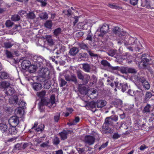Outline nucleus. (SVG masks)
Here are the masks:
<instances>
[{
	"mask_svg": "<svg viewBox=\"0 0 154 154\" xmlns=\"http://www.w3.org/2000/svg\"><path fill=\"white\" fill-rule=\"evenodd\" d=\"M4 47L6 48H11L13 44L9 42H5L4 44Z\"/></svg>",
	"mask_w": 154,
	"mask_h": 154,
	"instance_id": "a19ab883",
	"label": "nucleus"
},
{
	"mask_svg": "<svg viewBox=\"0 0 154 154\" xmlns=\"http://www.w3.org/2000/svg\"><path fill=\"white\" fill-rule=\"evenodd\" d=\"M127 47V48L128 50L132 51H133V49H134L136 50L139 49V48L138 46V45H130V46H128Z\"/></svg>",
	"mask_w": 154,
	"mask_h": 154,
	"instance_id": "c756f323",
	"label": "nucleus"
},
{
	"mask_svg": "<svg viewBox=\"0 0 154 154\" xmlns=\"http://www.w3.org/2000/svg\"><path fill=\"white\" fill-rule=\"evenodd\" d=\"M8 122L11 126H17L19 122L18 117L17 116L11 117L9 119Z\"/></svg>",
	"mask_w": 154,
	"mask_h": 154,
	"instance_id": "6e6552de",
	"label": "nucleus"
},
{
	"mask_svg": "<svg viewBox=\"0 0 154 154\" xmlns=\"http://www.w3.org/2000/svg\"><path fill=\"white\" fill-rule=\"evenodd\" d=\"M17 97L16 96H14L11 99V103L14 104H16L18 102Z\"/></svg>",
	"mask_w": 154,
	"mask_h": 154,
	"instance_id": "58836bf2",
	"label": "nucleus"
},
{
	"mask_svg": "<svg viewBox=\"0 0 154 154\" xmlns=\"http://www.w3.org/2000/svg\"><path fill=\"white\" fill-rule=\"evenodd\" d=\"M13 24L14 23L10 20H7L5 23V25L6 26L8 27H11Z\"/></svg>",
	"mask_w": 154,
	"mask_h": 154,
	"instance_id": "ea45409f",
	"label": "nucleus"
},
{
	"mask_svg": "<svg viewBox=\"0 0 154 154\" xmlns=\"http://www.w3.org/2000/svg\"><path fill=\"white\" fill-rule=\"evenodd\" d=\"M109 6L112 8L116 9H119L120 7L114 4H109Z\"/></svg>",
	"mask_w": 154,
	"mask_h": 154,
	"instance_id": "6e6d98bb",
	"label": "nucleus"
},
{
	"mask_svg": "<svg viewBox=\"0 0 154 154\" xmlns=\"http://www.w3.org/2000/svg\"><path fill=\"white\" fill-rule=\"evenodd\" d=\"M140 60L137 62L138 66L141 69L145 68L149 61V60L147 58L146 55L144 54L142 55ZM136 63L137 64V62Z\"/></svg>",
	"mask_w": 154,
	"mask_h": 154,
	"instance_id": "20e7f679",
	"label": "nucleus"
},
{
	"mask_svg": "<svg viewBox=\"0 0 154 154\" xmlns=\"http://www.w3.org/2000/svg\"><path fill=\"white\" fill-rule=\"evenodd\" d=\"M92 80H91V81H92V82H91L92 85H93L97 82V79L96 76L94 75H93L92 76Z\"/></svg>",
	"mask_w": 154,
	"mask_h": 154,
	"instance_id": "09e8293b",
	"label": "nucleus"
},
{
	"mask_svg": "<svg viewBox=\"0 0 154 154\" xmlns=\"http://www.w3.org/2000/svg\"><path fill=\"white\" fill-rule=\"evenodd\" d=\"M63 12L66 15L70 16L71 14L72 11L71 10L69 9L67 11H63Z\"/></svg>",
	"mask_w": 154,
	"mask_h": 154,
	"instance_id": "052dcab7",
	"label": "nucleus"
},
{
	"mask_svg": "<svg viewBox=\"0 0 154 154\" xmlns=\"http://www.w3.org/2000/svg\"><path fill=\"white\" fill-rule=\"evenodd\" d=\"M111 119L112 121L113 122H116L118 120V117L116 115H114L113 116H111L109 117Z\"/></svg>",
	"mask_w": 154,
	"mask_h": 154,
	"instance_id": "603ef678",
	"label": "nucleus"
},
{
	"mask_svg": "<svg viewBox=\"0 0 154 154\" xmlns=\"http://www.w3.org/2000/svg\"><path fill=\"white\" fill-rule=\"evenodd\" d=\"M60 113H57L56 115L54 117V121L55 122H58L60 117Z\"/></svg>",
	"mask_w": 154,
	"mask_h": 154,
	"instance_id": "49530a36",
	"label": "nucleus"
},
{
	"mask_svg": "<svg viewBox=\"0 0 154 154\" xmlns=\"http://www.w3.org/2000/svg\"><path fill=\"white\" fill-rule=\"evenodd\" d=\"M96 105V102H95L94 101H92L89 103V106L90 107L92 108H95Z\"/></svg>",
	"mask_w": 154,
	"mask_h": 154,
	"instance_id": "bf43d9fd",
	"label": "nucleus"
},
{
	"mask_svg": "<svg viewBox=\"0 0 154 154\" xmlns=\"http://www.w3.org/2000/svg\"><path fill=\"white\" fill-rule=\"evenodd\" d=\"M33 89L36 91H38L41 90L42 86L41 84L38 83H34L32 85Z\"/></svg>",
	"mask_w": 154,
	"mask_h": 154,
	"instance_id": "dca6fc26",
	"label": "nucleus"
},
{
	"mask_svg": "<svg viewBox=\"0 0 154 154\" xmlns=\"http://www.w3.org/2000/svg\"><path fill=\"white\" fill-rule=\"evenodd\" d=\"M35 17V14L32 12H29L27 14V17L28 19H33Z\"/></svg>",
	"mask_w": 154,
	"mask_h": 154,
	"instance_id": "f704fd0d",
	"label": "nucleus"
},
{
	"mask_svg": "<svg viewBox=\"0 0 154 154\" xmlns=\"http://www.w3.org/2000/svg\"><path fill=\"white\" fill-rule=\"evenodd\" d=\"M84 34L82 32H79L76 33V35L77 37L79 38L81 37Z\"/></svg>",
	"mask_w": 154,
	"mask_h": 154,
	"instance_id": "338daca9",
	"label": "nucleus"
},
{
	"mask_svg": "<svg viewBox=\"0 0 154 154\" xmlns=\"http://www.w3.org/2000/svg\"><path fill=\"white\" fill-rule=\"evenodd\" d=\"M37 1L41 3V5L42 6H45L47 4L46 1V0H37Z\"/></svg>",
	"mask_w": 154,
	"mask_h": 154,
	"instance_id": "4d7b16f0",
	"label": "nucleus"
},
{
	"mask_svg": "<svg viewBox=\"0 0 154 154\" xmlns=\"http://www.w3.org/2000/svg\"><path fill=\"white\" fill-rule=\"evenodd\" d=\"M76 73L78 79L83 80L84 79V75L82 74V71L81 70H78L76 71Z\"/></svg>",
	"mask_w": 154,
	"mask_h": 154,
	"instance_id": "412c9836",
	"label": "nucleus"
},
{
	"mask_svg": "<svg viewBox=\"0 0 154 154\" xmlns=\"http://www.w3.org/2000/svg\"><path fill=\"white\" fill-rule=\"evenodd\" d=\"M120 71L122 73L126 74L128 73V67L122 68L120 69Z\"/></svg>",
	"mask_w": 154,
	"mask_h": 154,
	"instance_id": "5fc2aeb1",
	"label": "nucleus"
},
{
	"mask_svg": "<svg viewBox=\"0 0 154 154\" xmlns=\"http://www.w3.org/2000/svg\"><path fill=\"white\" fill-rule=\"evenodd\" d=\"M68 132L67 131H64L59 133L61 138L62 140H65L67 138V135Z\"/></svg>",
	"mask_w": 154,
	"mask_h": 154,
	"instance_id": "6ab92c4d",
	"label": "nucleus"
},
{
	"mask_svg": "<svg viewBox=\"0 0 154 154\" xmlns=\"http://www.w3.org/2000/svg\"><path fill=\"white\" fill-rule=\"evenodd\" d=\"M79 120L80 119L79 117H75V119H74V120L70 122L69 123H68V124L69 125V126L75 125L77 123L79 122Z\"/></svg>",
	"mask_w": 154,
	"mask_h": 154,
	"instance_id": "b1692460",
	"label": "nucleus"
},
{
	"mask_svg": "<svg viewBox=\"0 0 154 154\" xmlns=\"http://www.w3.org/2000/svg\"><path fill=\"white\" fill-rule=\"evenodd\" d=\"M49 143V141L48 140L46 142H44L40 145V146L42 147H45L48 146Z\"/></svg>",
	"mask_w": 154,
	"mask_h": 154,
	"instance_id": "0e129e2a",
	"label": "nucleus"
},
{
	"mask_svg": "<svg viewBox=\"0 0 154 154\" xmlns=\"http://www.w3.org/2000/svg\"><path fill=\"white\" fill-rule=\"evenodd\" d=\"M45 39L47 42L48 45H52L54 44V40L52 38L51 35H48L45 36Z\"/></svg>",
	"mask_w": 154,
	"mask_h": 154,
	"instance_id": "f3484780",
	"label": "nucleus"
},
{
	"mask_svg": "<svg viewBox=\"0 0 154 154\" xmlns=\"http://www.w3.org/2000/svg\"><path fill=\"white\" fill-rule=\"evenodd\" d=\"M135 79L138 82H141L142 85L146 81L145 78L142 76H135Z\"/></svg>",
	"mask_w": 154,
	"mask_h": 154,
	"instance_id": "4be33fe9",
	"label": "nucleus"
},
{
	"mask_svg": "<svg viewBox=\"0 0 154 154\" xmlns=\"http://www.w3.org/2000/svg\"><path fill=\"white\" fill-rule=\"evenodd\" d=\"M54 144L55 145H58L60 142L59 138L57 137H54L53 140Z\"/></svg>",
	"mask_w": 154,
	"mask_h": 154,
	"instance_id": "8fccbe9b",
	"label": "nucleus"
},
{
	"mask_svg": "<svg viewBox=\"0 0 154 154\" xmlns=\"http://www.w3.org/2000/svg\"><path fill=\"white\" fill-rule=\"evenodd\" d=\"M114 124L113 122L112 121L109 117L105 119V122L102 127V132L105 134L111 133L113 132L112 129L109 127V126H112Z\"/></svg>",
	"mask_w": 154,
	"mask_h": 154,
	"instance_id": "f257e3e1",
	"label": "nucleus"
},
{
	"mask_svg": "<svg viewBox=\"0 0 154 154\" xmlns=\"http://www.w3.org/2000/svg\"><path fill=\"white\" fill-rule=\"evenodd\" d=\"M8 127L7 125L5 123H0V131L2 133L8 132Z\"/></svg>",
	"mask_w": 154,
	"mask_h": 154,
	"instance_id": "ddd939ff",
	"label": "nucleus"
},
{
	"mask_svg": "<svg viewBox=\"0 0 154 154\" xmlns=\"http://www.w3.org/2000/svg\"><path fill=\"white\" fill-rule=\"evenodd\" d=\"M151 107V106L149 104H147L144 107L143 110V112L147 113L150 112V109Z\"/></svg>",
	"mask_w": 154,
	"mask_h": 154,
	"instance_id": "393cba45",
	"label": "nucleus"
},
{
	"mask_svg": "<svg viewBox=\"0 0 154 154\" xmlns=\"http://www.w3.org/2000/svg\"><path fill=\"white\" fill-rule=\"evenodd\" d=\"M71 81H72L75 83H77V79L76 77L74 75H72L71 77Z\"/></svg>",
	"mask_w": 154,
	"mask_h": 154,
	"instance_id": "13d9d810",
	"label": "nucleus"
},
{
	"mask_svg": "<svg viewBox=\"0 0 154 154\" xmlns=\"http://www.w3.org/2000/svg\"><path fill=\"white\" fill-rule=\"evenodd\" d=\"M137 41L135 38L130 37L129 38L128 41L124 42L125 45L128 46L129 45H137Z\"/></svg>",
	"mask_w": 154,
	"mask_h": 154,
	"instance_id": "1a4fd4ad",
	"label": "nucleus"
},
{
	"mask_svg": "<svg viewBox=\"0 0 154 154\" xmlns=\"http://www.w3.org/2000/svg\"><path fill=\"white\" fill-rule=\"evenodd\" d=\"M44 128V126L43 124H40L38 125V126L36 128H35L34 130L36 132H41L43 130Z\"/></svg>",
	"mask_w": 154,
	"mask_h": 154,
	"instance_id": "a878e982",
	"label": "nucleus"
},
{
	"mask_svg": "<svg viewBox=\"0 0 154 154\" xmlns=\"http://www.w3.org/2000/svg\"><path fill=\"white\" fill-rule=\"evenodd\" d=\"M136 70L133 68L128 67V73H134L136 72Z\"/></svg>",
	"mask_w": 154,
	"mask_h": 154,
	"instance_id": "3c124183",
	"label": "nucleus"
},
{
	"mask_svg": "<svg viewBox=\"0 0 154 154\" xmlns=\"http://www.w3.org/2000/svg\"><path fill=\"white\" fill-rule=\"evenodd\" d=\"M46 93V92L45 91H42L41 92H37V95L38 97H43L45 95Z\"/></svg>",
	"mask_w": 154,
	"mask_h": 154,
	"instance_id": "37998d69",
	"label": "nucleus"
},
{
	"mask_svg": "<svg viewBox=\"0 0 154 154\" xmlns=\"http://www.w3.org/2000/svg\"><path fill=\"white\" fill-rule=\"evenodd\" d=\"M26 103L25 102L23 101H22L20 102L19 104V106L22 109H24L26 106Z\"/></svg>",
	"mask_w": 154,
	"mask_h": 154,
	"instance_id": "864d4df0",
	"label": "nucleus"
},
{
	"mask_svg": "<svg viewBox=\"0 0 154 154\" xmlns=\"http://www.w3.org/2000/svg\"><path fill=\"white\" fill-rule=\"evenodd\" d=\"M138 0H130L131 4L135 5L137 4Z\"/></svg>",
	"mask_w": 154,
	"mask_h": 154,
	"instance_id": "774afa93",
	"label": "nucleus"
},
{
	"mask_svg": "<svg viewBox=\"0 0 154 154\" xmlns=\"http://www.w3.org/2000/svg\"><path fill=\"white\" fill-rule=\"evenodd\" d=\"M45 26L48 28H51L52 26V22L49 20L47 21L45 23Z\"/></svg>",
	"mask_w": 154,
	"mask_h": 154,
	"instance_id": "4c0bfd02",
	"label": "nucleus"
},
{
	"mask_svg": "<svg viewBox=\"0 0 154 154\" xmlns=\"http://www.w3.org/2000/svg\"><path fill=\"white\" fill-rule=\"evenodd\" d=\"M100 28V33L98 34V36L100 37H103L105 34L108 32L109 26L108 24H104Z\"/></svg>",
	"mask_w": 154,
	"mask_h": 154,
	"instance_id": "0eeeda50",
	"label": "nucleus"
},
{
	"mask_svg": "<svg viewBox=\"0 0 154 154\" xmlns=\"http://www.w3.org/2000/svg\"><path fill=\"white\" fill-rule=\"evenodd\" d=\"M101 64L104 66L109 67L111 66L110 63L106 60H103L101 62Z\"/></svg>",
	"mask_w": 154,
	"mask_h": 154,
	"instance_id": "2f4dec72",
	"label": "nucleus"
},
{
	"mask_svg": "<svg viewBox=\"0 0 154 154\" xmlns=\"http://www.w3.org/2000/svg\"><path fill=\"white\" fill-rule=\"evenodd\" d=\"M11 19L12 21H16L20 20V17L17 14H15L12 16Z\"/></svg>",
	"mask_w": 154,
	"mask_h": 154,
	"instance_id": "7c9ffc66",
	"label": "nucleus"
},
{
	"mask_svg": "<svg viewBox=\"0 0 154 154\" xmlns=\"http://www.w3.org/2000/svg\"><path fill=\"white\" fill-rule=\"evenodd\" d=\"M113 32L119 36H124L125 34V32L121 31V29L117 26L115 27L113 29Z\"/></svg>",
	"mask_w": 154,
	"mask_h": 154,
	"instance_id": "9d476101",
	"label": "nucleus"
},
{
	"mask_svg": "<svg viewBox=\"0 0 154 154\" xmlns=\"http://www.w3.org/2000/svg\"><path fill=\"white\" fill-rule=\"evenodd\" d=\"M83 141L85 146L88 147V146L93 145L95 142V138L93 136L89 135L85 136Z\"/></svg>",
	"mask_w": 154,
	"mask_h": 154,
	"instance_id": "39448f33",
	"label": "nucleus"
},
{
	"mask_svg": "<svg viewBox=\"0 0 154 154\" xmlns=\"http://www.w3.org/2000/svg\"><path fill=\"white\" fill-rule=\"evenodd\" d=\"M9 85V83L5 81L2 82L1 84V87L3 88H6Z\"/></svg>",
	"mask_w": 154,
	"mask_h": 154,
	"instance_id": "473e14b6",
	"label": "nucleus"
},
{
	"mask_svg": "<svg viewBox=\"0 0 154 154\" xmlns=\"http://www.w3.org/2000/svg\"><path fill=\"white\" fill-rule=\"evenodd\" d=\"M79 51V48L77 47H73L71 48L69 51V53L71 55L74 56Z\"/></svg>",
	"mask_w": 154,
	"mask_h": 154,
	"instance_id": "2eb2a0df",
	"label": "nucleus"
},
{
	"mask_svg": "<svg viewBox=\"0 0 154 154\" xmlns=\"http://www.w3.org/2000/svg\"><path fill=\"white\" fill-rule=\"evenodd\" d=\"M10 126V127L8 130L7 132L11 134H17V131L16 128V126Z\"/></svg>",
	"mask_w": 154,
	"mask_h": 154,
	"instance_id": "4468645a",
	"label": "nucleus"
},
{
	"mask_svg": "<svg viewBox=\"0 0 154 154\" xmlns=\"http://www.w3.org/2000/svg\"><path fill=\"white\" fill-rule=\"evenodd\" d=\"M59 82L60 83V87H63L66 85L67 82L65 80L61 78H60L59 79Z\"/></svg>",
	"mask_w": 154,
	"mask_h": 154,
	"instance_id": "c85d7f7f",
	"label": "nucleus"
},
{
	"mask_svg": "<svg viewBox=\"0 0 154 154\" xmlns=\"http://www.w3.org/2000/svg\"><path fill=\"white\" fill-rule=\"evenodd\" d=\"M6 54L7 57L8 58H11L13 57V55L11 53L8 51H6Z\"/></svg>",
	"mask_w": 154,
	"mask_h": 154,
	"instance_id": "e2e57ef3",
	"label": "nucleus"
},
{
	"mask_svg": "<svg viewBox=\"0 0 154 154\" xmlns=\"http://www.w3.org/2000/svg\"><path fill=\"white\" fill-rule=\"evenodd\" d=\"M142 85L144 88L146 90H149L150 88V85L147 81H145V82L142 84Z\"/></svg>",
	"mask_w": 154,
	"mask_h": 154,
	"instance_id": "c9c22d12",
	"label": "nucleus"
},
{
	"mask_svg": "<svg viewBox=\"0 0 154 154\" xmlns=\"http://www.w3.org/2000/svg\"><path fill=\"white\" fill-rule=\"evenodd\" d=\"M113 104L116 107H121L122 104V100L120 99L116 100L113 102Z\"/></svg>",
	"mask_w": 154,
	"mask_h": 154,
	"instance_id": "5701e85b",
	"label": "nucleus"
},
{
	"mask_svg": "<svg viewBox=\"0 0 154 154\" xmlns=\"http://www.w3.org/2000/svg\"><path fill=\"white\" fill-rule=\"evenodd\" d=\"M44 70L46 72L43 73L44 75V76L45 77H48L47 76V75H48L49 74V71H48L47 69H44Z\"/></svg>",
	"mask_w": 154,
	"mask_h": 154,
	"instance_id": "69168bd1",
	"label": "nucleus"
},
{
	"mask_svg": "<svg viewBox=\"0 0 154 154\" xmlns=\"http://www.w3.org/2000/svg\"><path fill=\"white\" fill-rule=\"evenodd\" d=\"M82 69L86 72H90L92 71H94L96 67L92 64H89L87 63H84L82 64Z\"/></svg>",
	"mask_w": 154,
	"mask_h": 154,
	"instance_id": "423d86ee",
	"label": "nucleus"
},
{
	"mask_svg": "<svg viewBox=\"0 0 154 154\" xmlns=\"http://www.w3.org/2000/svg\"><path fill=\"white\" fill-rule=\"evenodd\" d=\"M44 105L47 106L50 108H51L52 106H53V107L55 106L54 95H52L50 100H46L44 98L42 99L41 102L38 103L39 108L41 109Z\"/></svg>",
	"mask_w": 154,
	"mask_h": 154,
	"instance_id": "f03ea898",
	"label": "nucleus"
},
{
	"mask_svg": "<svg viewBox=\"0 0 154 154\" xmlns=\"http://www.w3.org/2000/svg\"><path fill=\"white\" fill-rule=\"evenodd\" d=\"M97 107L98 108H102L106 105V102L105 100H98L96 102Z\"/></svg>",
	"mask_w": 154,
	"mask_h": 154,
	"instance_id": "f8f14e48",
	"label": "nucleus"
},
{
	"mask_svg": "<svg viewBox=\"0 0 154 154\" xmlns=\"http://www.w3.org/2000/svg\"><path fill=\"white\" fill-rule=\"evenodd\" d=\"M61 29L60 28H58L55 29L54 31V34L56 36H57L61 33Z\"/></svg>",
	"mask_w": 154,
	"mask_h": 154,
	"instance_id": "72a5a7b5",
	"label": "nucleus"
},
{
	"mask_svg": "<svg viewBox=\"0 0 154 154\" xmlns=\"http://www.w3.org/2000/svg\"><path fill=\"white\" fill-rule=\"evenodd\" d=\"M117 87L119 89L122 88V91L123 92H124L128 88L127 84L125 82L119 83Z\"/></svg>",
	"mask_w": 154,
	"mask_h": 154,
	"instance_id": "9b49d317",
	"label": "nucleus"
},
{
	"mask_svg": "<svg viewBox=\"0 0 154 154\" xmlns=\"http://www.w3.org/2000/svg\"><path fill=\"white\" fill-rule=\"evenodd\" d=\"M40 17L42 19H46L48 18V15L45 12H43L40 14Z\"/></svg>",
	"mask_w": 154,
	"mask_h": 154,
	"instance_id": "c03bdc74",
	"label": "nucleus"
},
{
	"mask_svg": "<svg viewBox=\"0 0 154 154\" xmlns=\"http://www.w3.org/2000/svg\"><path fill=\"white\" fill-rule=\"evenodd\" d=\"M78 45L79 47L82 49L87 50L88 48L87 45L83 43H79Z\"/></svg>",
	"mask_w": 154,
	"mask_h": 154,
	"instance_id": "e433bc0d",
	"label": "nucleus"
},
{
	"mask_svg": "<svg viewBox=\"0 0 154 154\" xmlns=\"http://www.w3.org/2000/svg\"><path fill=\"white\" fill-rule=\"evenodd\" d=\"M116 51V50H111L107 52L108 55L110 56L113 57L115 55Z\"/></svg>",
	"mask_w": 154,
	"mask_h": 154,
	"instance_id": "a18cd8bd",
	"label": "nucleus"
},
{
	"mask_svg": "<svg viewBox=\"0 0 154 154\" xmlns=\"http://www.w3.org/2000/svg\"><path fill=\"white\" fill-rule=\"evenodd\" d=\"M90 77L89 75L87 74H85L84 75V79H83V80H82L84 84L85 85L87 84L89 82L90 79Z\"/></svg>",
	"mask_w": 154,
	"mask_h": 154,
	"instance_id": "bb28decb",
	"label": "nucleus"
},
{
	"mask_svg": "<svg viewBox=\"0 0 154 154\" xmlns=\"http://www.w3.org/2000/svg\"><path fill=\"white\" fill-rule=\"evenodd\" d=\"M66 50V48L64 46H61L59 48V51L56 52L57 54H59L60 53L63 52Z\"/></svg>",
	"mask_w": 154,
	"mask_h": 154,
	"instance_id": "de8ad7c7",
	"label": "nucleus"
},
{
	"mask_svg": "<svg viewBox=\"0 0 154 154\" xmlns=\"http://www.w3.org/2000/svg\"><path fill=\"white\" fill-rule=\"evenodd\" d=\"M21 66L23 69H28L29 67L30 68L33 67L32 70L30 69H29V72L30 73H33L36 70L35 66L31 65L30 61L28 60H23L21 63Z\"/></svg>",
	"mask_w": 154,
	"mask_h": 154,
	"instance_id": "7ed1b4c3",
	"label": "nucleus"
},
{
	"mask_svg": "<svg viewBox=\"0 0 154 154\" xmlns=\"http://www.w3.org/2000/svg\"><path fill=\"white\" fill-rule=\"evenodd\" d=\"M121 136V134H119L118 133H115L112 136L113 138L116 139L119 138Z\"/></svg>",
	"mask_w": 154,
	"mask_h": 154,
	"instance_id": "680f3d73",
	"label": "nucleus"
},
{
	"mask_svg": "<svg viewBox=\"0 0 154 154\" xmlns=\"http://www.w3.org/2000/svg\"><path fill=\"white\" fill-rule=\"evenodd\" d=\"M152 93L150 92H146L145 97V99L146 100H148L152 97Z\"/></svg>",
	"mask_w": 154,
	"mask_h": 154,
	"instance_id": "79ce46f5",
	"label": "nucleus"
},
{
	"mask_svg": "<svg viewBox=\"0 0 154 154\" xmlns=\"http://www.w3.org/2000/svg\"><path fill=\"white\" fill-rule=\"evenodd\" d=\"M14 92L15 91L14 88L10 87L8 88L6 90L5 93L7 95L11 96L14 94Z\"/></svg>",
	"mask_w": 154,
	"mask_h": 154,
	"instance_id": "a211bd4d",
	"label": "nucleus"
},
{
	"mask_svg": "<svg viewBox=\"0 0 154 154\" xmlns=\"http://www.w3.org/2000/svg\"><path fill=\"white\" fill-rule=\"evenodd\" d=\"M9 77L8 74L5 72H0V78L2 79H6Z\"/></svg>",
	"mask_w": 154,
	"mask_h": 154,
	"instance_id": "aec40b11",
	"label": "nucleus"
},
{
	"mask_svg": "<svg viewBox=\"0 0 154 154\" xmlns=\"http://www.w3.org/2000/svg\"><path fill=\"white\" fill-rule=\"evenodd\" d=\"M51 85V82L50 81H45L44 84V87L45 88L49 89Z\"/></svg>",
	"mask_w": 154,
	"mask_h": 154,
	"instance_id": "cd10ccee",
	"label": "nucleus"
}]
</instances>
